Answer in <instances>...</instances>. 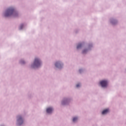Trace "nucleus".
<instances>
[{
	"instance_id": "nucleus-14",
	"label": "nucleus",
	"mask_w": 126,
	"mask_h": 126,
	"mask_svg": "<svg viewBox=\"0 0 126 126\" xmlns=\"http://www.w3.org/2000/svg\"><path fill=\"white\" fill-rule=\"evenodd\" d=\"M87 51V50H84L83 51V53H85Z\"/></svg>"
},
{
	"instance_id": "nucleus-13",
	"label": "nucleus",
	"mask_w": 126,
	"mask_h": 126,
	"mask_svg": "<svg viewBox=\"0 0 126 126\" xmlns=\"http://www.w3.org/2000/svg\"><path fill=\"white\" fill-rule=\"evenodd\" d=\"M65 102H67V101H63L62 104H65Z\"/></svg>"
},
{
	"instance_id": "nucleus-15",
	"label": "nucleus",
	"mask_w": 126,
	"mask_h": 126,
	"mask_svg": "<svg viewBox=\"0 0 126 126\" xmlns=\"http://www.w3.org/2000/svg\"><path fill=\"white\" fill-rule=\"evenodd\" d=\"M112 24H114V22L113 21H112Z\"/></svg>"
},
{
	"instance_id": "nucleus-11",
	"label": "nucleus",
	"mask_w": 126,
	"mask_h": 126,
	"mask_svg": "<svg viewBox=\"0 0 126 126\" xmlns=\"http://www.w3.org/2000/svg\"><path fill=\"white\" fill-rule=\"evenodd\" d=\"M23 26H24L23 25H22V24L20 26V29H21V30L23 28Z\"/></svg>"
},
{
	"instance_id": "nucleus-6",
	"label": "nucleus",
	"mask_w": 126,
	"mask_h": 126,
	"mask_svg": "<svg viewBox=\"0 0 126 126\" xmlns=\"http://www.w3.org/2000/svg\"><path fill=\"white\" fill-rule=\"evenodd\" d=\"M55 65L57 67H60V66L62 65V63H60V62H57L55 63Z\"/></svg>"
},
{
	"instance_id": "nucleus-5",
	"label": "nucleus",
	"mask_w": 126,
	"mask_h": 126,
	"mask_svg": "<svg viewBox=\"0 0 126 126\" xmlns=\"http://www.w3.org/2000/svg\"><path fill=\"white\" fill-rule=\"evenodd\" d=\"M53 109L51 107H49V108H47L46 112L47 113H51L52 112Z\"/></svg>"
},
{
	"instance_id": "nucleus-16",
	"label": "nucleus",
	"mask_w": 126,
	"mask_h": 126,
	"mask_svg": "<svg viewBox=\"0 0 126 126\" xmlns=\"http://www.w3.org/2000/svg\"><path fill=\"white\" fill-rule=\"evenodd\" d=\"M79 72H81V69H79Z\"/></svg>"
},
{
	"instance_id": "nucleus-2",
	"label": "nucleus",
	"mask_w": 126,
	"mask_h": 126,
	"mask_svg": "<svg viewBox=\"0 0 126 126\" xmlns=\"http://www.w3.org/2000/svg\"><path fill=\"white\" fill-rule=\"evenodd\" d=\"M41 64V62L39 59H38L37 58H35L34 60V62L33 63V67H37L38 66H40Z\"/></svg>"
},
{
	"instance_id": "nucleus-3",
	"label": "nucleus",
	"mask_w": 126,
	"mask_h": 126,
	"mask_svg": "<svg viewBox=\"0 0 126 126\" xmlns=\"http://www.w3.org/2000/svg\"><path fill=\"white\" fill-rule=\"evenodd\" d=\"M17 118V122L18 123L19 126H21L23 124V118L21 116H18Z\"/></svg>"
},
{
	"instance_id": "nucleus-1",
	"label": "nucleus",
	"mask_w": 126,
	"mask_h": 126,
	"mask_svg": "<svg viewBox=\"0 0 126 126\" xmlns=\"http://www.w3.org/2000/svg\"><path fill=\"white\" fill-rule=\"evenodd\" d=\"M11 15H13L14 17L17 16V12H16L14 8L12 7L9 8L6 10L4 16H5V17H8L9 16H11Z\"/></svg>"
},
{
	"instance_id": "nucleus-4",
	"label": "nucleus",
	"mask_w": 126,
	"mask_h": 126,
	"mask_svg": "<svg viewBox=\"0 0 126 126\" xmlns=\"http://www.w3.org/2000/svg\"><path fill=\"white\" fill-rule=\"evenodd\" d=\"M100 84L102 87H105L108 84V82L107 81H101Z\"/></svg>"
},
{
	"instance_id": "nucleus-12",
	"label": "nucleus",
	"mask_w": 126,
	"mask_h": 126,
	"mask_svg": "<svg viewBox=\"0 0 126 126\" xmlns=\"http://www.w3.org/2000/svg\"><path fill=\"white\" fill-rule=\"evenodd\" d=\"M79 86H80V84H77L76 87H79Z\"/></svg>"
},
{
	"instance_id": "nucleus-10",
	"label": "nucleus",
	"mask_w": 126,
	"mask_h": 126,
	"mask_svg": "<svg viewBox=\"0 0 126 126\" xmlns=\"http://www.w3.org/2000/svg\"><path fill=\"white\" fill-rule=\"evenodd\" d=\"M20 63H21V64H24V63H25V62L23 60L21 61Z\"/></svg>"
},
{
	"instance_id": "nucleus-7",
	"label": "nucleus",
	"mask_w": 126,
	"mask_h": 126,
	"mask_svg": "<svg viewBox=\"0 0 126 126\" xmlns=\"http://www.w3.org/2000/svg\"><path fill=\"white\" fill-rule=\"evenodd\" d=\"M109 111V109H105V110H103L102 112V114L104 115L108 113V112Z\"/></svg>"
},
{
	"instance_id": "nucleus-8",
	"label": "nucleus",
	"mask_w": 126,
	"mask_h": 126,
	"mask_svg": "<svg viewBox=\"0 0 126 126\" xmlns=\"http://www.w3.org/2000/svg\"><path fill=\"white\" fill-rule=\"evenodd\" d=\"M82 47V44H78L77 46V48L79 49V48H81Z\"/></svg>"
},
{
	"instance_id": "nucleus-9",
	"label": "nucleus",
	"mask_w": 126,
	"mask_h": 126,
	"mask_svg": "<svg viewBox=\"0 0 126 126\" xmlns=\"http://www.w3.org/2000/svg\"><path fill=\"white\" fill-rule=\"evenodd\" d=\"M78 118L77 117H74L73 119V122H75V121H76V120H77Z\"/></svg>"
}]
</instances>
